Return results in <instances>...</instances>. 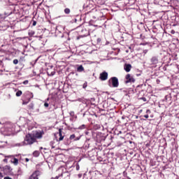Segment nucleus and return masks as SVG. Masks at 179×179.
<instances>
[{
    "label": "nucleus",
    "instance_id": "nucleus-54",
    "mask_svg": "<svg viewBox=\"0 0 179 179\" xmlns=\"http://www.w3.org/2000/svg\"><path fill=\"white\" fill-rule=\"evenodd\" d=\"M3 177V176H2V173L0 172V178Z\"/></svg>",
    "mask_w": 179,
    "mask_h": 179
},
{
    "label": "nucleus",
    "instance_id": "nucleus-36",
    "mask_svg": "<svg viewBox=\"0 0 179 179\" xmlns=\"http://www.w3.org/2000/svg\"><path fill=\"white\" fill-rule=\"evenodd\" d=\"M29 36H34V31H31L30 32H29Z\"/></svg>",
    "mask_w": 179,
    "mask_h": 179
},
{
    "label": "nucleus",
    "instance_id": "nucleus-40",
    "mask_svg": "<svg viewBox=\"0 0 179 179\" xmlns=\"http://www.w3.org/2000/svg\"><path fill=\"white\" fill-rule=\"evenodd\" d=\"M97 43H101V38H98L97 40H96Z\"/></svg>",
    "mask_w": 179,
    "mask_h": 179
},
{
    "label": "nucleus",
    "instance_id": "nucleus-55",
    "mask_svg": "<svg viewBox=\"0 0 179 179\" xmlns=\"http://www.w3.org/2000/svg\"><path fill=\"white\" fill-rule=\"evenodd\" d=\"M55 73V72H54V73L52 72L51 73L52 76H54Z\"/></svg>",
    "mask_w": 179,
    "mask_h": 179
},
{
    "label": "nucleus",
    "instance_id": "nucleus-37",
    "mask_svg": "<svg viewBox=\"0 0 179 179\" xmlns=\"http://www.w3.org/2000/svg\"><path fill=\"white\" fill-rule=\"evenodd\" d=\"M29 84V80H24V82H23V85H28Z\"/></svg>",
    "mask_w": 179,
    "mask_h": 179
},
{
    "label": "nucleus",
    "instance_id": "nucleus-31",
    "mask_svg": "<svg viewBox=\"0 0 179 179\" xmlns=\"http://www.w3.org/2000/svg\"><path fill=\"white\" fill-rule=\"evenodd\" d=\"M167 66H169V64H165V65L162 67L163 71H167Z\"/></svg>",
    "mask_w": 179,
    "mask_h": 179
},
{
    "label": "nucleus",
    "instance_id": "nucleus-56",
    "mask_svg": "<svg viewBox=\"0 0 179 179\" xmlns=\"http://www.w3.org/2000/svg\"><path fill=\"white\" fill-rule=\"evenodd\" d=\"M171 33H172V34H174V33H175L174 30H172Z\"/></svg>",
    "mask_w": 179,
    "mask_h": 179
},
{
    "label": "nucleus",
    "instance_id": "nucleus-11",
    "mask_svg": "<svg viewBox=\"0 0 179 179\" xmlns=\"http://www.w3.org/2000/svg\"><path fill=\"white\" fill-rule=\"evenodd\" d=\"M38 176H40L39 171H35L28 179H38Z\"/></svg>",
    "mask_w": 179,
    "mask_h": 179
},
{
    "label": "nucleus",
    "instance_id": "nucleus-30",
    "mask_svg": "<svg viewBox=\"0 0 179 179\" xmlns=\"http://www.w3.org/2000/svg\"><path fill=\"white\" fill-rule=\"evenodd\" d=\"M80 166H79V164H76V169L77 170V171H78V170H80Z\"/></svg>",
    "mask_w": 179,
    "mask_h": 179
},
{
    "label": "nucleus",
    "instance_id": "nucleus-29",
    "mask_svg": "<svg viewBox=\"0 0 179 179\" xmlns=\"http://www.w3.org/2000/svg\"><path fill=\"white\" fill-rule=\"evenodd\" d=\"M12 13H4L3 15L4 16H6V18L8 17V16H10V15H11Z\"/></svg>",
    "mask_w": 179,
    "mask_h": 179
},
{
    "label": "nucleus",
    "instance_id": "nucleus-17",
    "mask_svg": "<svg viewBox=\"0 0 179 179\" xmlns=\"http://www.w3.org/2000/svg\"><path fill=\"white\" fill-rule=\"evenodd\" d=\"M33 113H40V105L35 106L34 109L32 110Z\"/></svg>",
    "mask_w": 179,
    "mask_h": 179
},
{
    "label": "nucleus",
    "instance_id": "nucleus-57",
    "mask_svg": "<svg viewBox=\"0 0 179 179\" xmlns=\"http://www.w3.org/2000/svg\"><path fill=\"white\" fill-rule=\"evenodd\" d=\"M123 92H124V93H127V91H125V90H123Z\"/></svg>",
    "mask_w": 179,
    "mask_h": 179
},
{
    "label": "nucleus",
    "instance_id": "nucleus-4",
    "mask_svg": "<svg viewBox=\"0 0 179 179\" xmlns=\"http://www.w3.org/2000/svg\"><path fill=\"white\" fill-rule=\"evenodd\" d=\"M108 85L110 86V87H118V86H120V82L118 81V78L112 77L108 80Z\"/></svg>",
    "mask_w": 179,
    "mask_h": 179
},
{
    "label": "nucleus",
    "instance_id": "nucleus-3",
    "mask_svg": "<svg viewBox=\"0 0 179 179\" xmlns=\"http://www.w3.org/2000/svg\"><path fill=\"white\" fill-rule=\"evenodd\" d=\"M106 134H104L101 132H97L96 134L95 141L97 142V143H101V142H104V141H106Z\"/></svg>",
    "mask_w": 179,
    "mask_h": 179
},
{
    "label": "nucleus",
    "instance_id": "nucleus-47",
    "mask_svg": "<svg viewBox=\"0 0 179 179\" xmlns=\"http://www.w3.org/2000/svg\"><path fill=\"white\" fill-rule=\"evenodd\" d=\"M4 179H12V178L9 176H6V177L4 178Z\"/></svg>",
    "mask_w": 179,
    "mask_h": 179
},
{
    "label": "nucleus",
    "instance_id": "nucleus-18",
    "mask_svg": "<svg viewBox=\"0 0 179 179\" xmlns=\"http://www.w3.org/2000/svg\"><path fill=\"white\" fill-rule=\"evenodd\" d=\"M28 107H29V110H30L31 111H33V110H34V107H36V106L34 105V103H31L29 104Z\"/></svg>",
    "mask_w": 179,
    "mask_h": 179
},
{
    "label": "nucleus",
    "instance_id": "nucleus-33",
    "mask_svg": "<svg viewBox=\"0 0 179 179\" xmlns=\"http://www.w3.org/2000/svg\"><path fill=\"white\" fill-rule=\"evenodd\" d=\"M0 19H3V20L6 19V16L4 15V14H0Z\"/></svg>",
    "mask_w": 179,
    "mask_h": 179
},
{
    "label": "nucleus",
    "instance_id": "nucleus-13",
    "mask_svg": "<svg viewBox=\"0 0 179 179\" xmlns=\"http://www.w3.org/2000/svg\"><path fill=\"white\" fill-rule=\"evenodd\" d=\"M73 129H79L80 131H87V125L86 124H82L79 126L78 127L73 128Z\"/></svg>",
    "mask_w": 179,
    "mask_h": 179
},
{
    "label": "nucleus",
    "instance_id": "nucleus-14",
    "mask_svg": "<svg viewBox=\"0 0 179 179\" xmlns=\"http://www.w3.org/2000/svg\"><path fill=\"white\" fill-rule=\"evenodd\" d=\"M59 139H57V142H61V141H64V136H62V129H59Z\"/></svg>",
    "mask_w": 179,
    "mask_h": 179
},
{
    "label": "nucleus",
    "instance_id": "nucleus-42",
    "mask_svg": "<svg viewBox=\"0 0 179 179\" xmlns=\"http://www.w3.org/2000/svg\"><path fill=\"white\" fill-rule=\"evenodd\" d=\"M85 135H89V130H85Z\"/></svg>",
    "mask_w": 179,
    "mask_h": 179
},
{
    "label": "nucleus",
    "instance_id": "nucleus-34",
    "mask_svg": "<svg viewBox=\"0 0 179 179\" xmlns=\"http://www.w3.org/2000/svg\"><path fill=\"white\" fill-rule=\"evenodd\" d=\"M50 106V103H48V102H45L44 103V107H45V108H48Z\"/></svg>",
    "mask_w": 179,
    "mask_h": 179
},
{
    "label": "nucleus",
    "instance_id": "nucleus-62",
    "mask_svg": "<svg viewBox=\"0 0 179 179\" xmlns=\"http://www.w3.org/2000/svg\"><path fill=\"white\" fill-rule=\"evenodd\" d=\"M70 120L72 121V118H70Z\"/></svg>",
    "mask_w": 179,
    "mask_h": 179
},
{
    "label": "nucleus",
    "instance_id": "nucleus-52",
    "mask_svg": "<svg viewBox=\"0 0 179 179\" xmlns=\"http://www.w3.org/2000/svg\"><path fill=\"white\" fill-rule=\"evenodd\" d=\"M29 160H30V159H29V158H26V159H25V162H29Z\"/></svg>",
    "mask_w": 179,
    "mask_h": 179
},
{
    "label": "nucleus",
    "instance_id": "nucleus-2",
    "mask_svg": "<svg viewBox=\"0 0 179 179\" xmlns=\"http://www.w3.org/2000/svg\"><path fill=\"white\" fill-rule=\"evenodd\" d=\"M58 171H61L59 175L63 179H71V172L68 171V169L65 168H59Z\"/></svg>",
    "mask_w": 179,
    "mask_h": 179
},
{
    "label": "nucleus",
    "instance_id": "nucleus-64",
    "mask_svg": "<svg viewBox=\"0 0 179 179\" xmlns=\"http://www.w3.org/2000/svg\"><path fill=\"white\" fill-rule=\"evenodd\" d=\"M83 117H85V113L83 114Z\"/></svg>",
    "mask_w": 179,
    "mask_h": 179
},
{
    "label": "nucleus",
    "instance_id": "nucleus-46",
    "mask_svg": "<svg viewBox=\"0 0 179 179\" xmlns=\"http://www.w3.org/2000/svg\"><path fill=\"white\" fill-rule=\"evenodd\" d=\"M3 162H4L5 163H8V159L5 158V159H3Z\"/></svg>",
    "mask_w": 179,
    "mask_h": 179
},
{
    "label": "nucleus",
    "instance_id": "nucleus-12",
    "mask_svg": "<svg viewBox=\"0 0 179 179\" xmlns=\"http://www.w3.org/2000/svg\"><path fill=\"white\" fill-rule=\"evenodd\" d=\"M150 63H151V65H157V64H159V57L154 56L151 57Z\"/></svg>",
    "mask_w": 179,
    "mask_h": 179
},
{
    "label": "nucleus",
    "instance_id": "nucleus-5",
    "mask_svg": "<svg viewBox=\"0 0 179 179\" xmlns=\"http://www.w3.org/2000/svg\"><path fill=\"white\" fill-rule=\"evenodd\" d=\"M80 138H82V136H76V135L75 134H71L69 137V139H67V143H66V145H71V142H76L80 140Z\"/></svg>",
    "mask_w": 179,
    "mask_h": 179
},
{
    "label": "nucleus",
    "instance_id": "nucleus-53",
    "mask_svg": "<svg viewBox=\"0 0 179 179\" xmlns=\"http://www.w3.org/2000/svg\"><path fill=\"white\" fill-rule=\"evenodd\" d=\"M50 100V98H47L45 100V102H47Z\"/></svg>",
    "mask_w": 179,
    "mask_h": 179
},
{
    "label": "nucleus",
    "instance_id": "nucleus-19",
    "mask_svg": "<svg viewBox=\"0 0 179 179\" xmlns=\"http://www.w3.org/2000/svg\"><path fill=\"white\" fill-rule=\"evenodd\" d=\"M83 71H85V68L83 67V66L80 65L78 68H77V72H83Z\"/></svg>",
    "mask_w": 179,
    "mask_h": 179
},
{
    "label": "nucleus",
    "instance_id": "nucleus-1",
    "mask_svg": "<svg viewBox=\"0 0 179 179\" xmlns=\"http://www.w3.org/2000/svg\"><path fill=\"white\" fill-rule=\"evenodd\" d=\"M35 142H37L34 136L32 133H28L24 138V141L22 143H17L15 146H24V145H33V143H35Z\"/></svg>",
    "mask_w": 179,
    "mask_h": 179
},
{
    "label": "nucleus",
    "instance_id": "nucleus-26",
    "mask_svg": "<svg viewBox=\"0 0 179 179\" xmlns=\"http://www.w3.org/2000/svg\"><path fill=\"white\" fill-rule=\"evenodd\" d=\"M138 99L143 100V101H148V100L146 99V98L145 96L139 97Z\"/></svg>",
    "mask_w": 179,
    "mask_h": 179
},
{
    "label": "nucleus",
    "instance_id": "nucleus-21",
    "mask_svg": "<svg viewBox=\"0 0 179 179\" xmlns=\"http://www.w3.org/2000/svg\"><path fill=\"white\" fill-rule=\"evenodd\" d=\"M22 94H23V92H22V90H17L15 94V96L17 97H20V96H22Z\"/></svg>",
    "mask_w": 179,
    "mask_h": 179
},
{
    "label": "nucleus",
    "instance_id": "nucleus-20",
    "mask_svg": "<svg viewBox=\"0 0 179 179\" xmlns=\"http://www.w3.org/2000/svg\"><path fill=\"white\" fill-rule=\"evenodd\" d=\"M34 157H38L40 156V151L36 150L33 152Z\"/></svg>",
    "mask_w": 179,
    "mask_h": 179
},
{
    "label": "nucleus",
    "instance_id": "nucleus-32",
    "mask_svg": "<svg viewBox=\"0 0 179 179\" xmlns=\"http://www.w3.org/2000/svg\"><path fill=\"white\" fill-rule=\"evenodd\" d=\"M30 101V98H28V101H23L22 104H27Z\"/></svg>",
    "mask_w": 179,
    "mask_h": 179
},
{
    "label": "nucleus",
    "instance_id": "nucleus-58",
    "mask_svg": "<svg viewBox=\"0 0 179 179\" xmlns=\"http://www.w3.org/2000/svg\"><path fill=\"white\" fill-rule=\"evenodd\" d=\"M50 68H54V66H50Z\"/></svg>",
    "mask_w": 179,
    "mask_h": 179
},
{
    "label": "nucleus",
    "instance_id": "nucleus-49",
    "mask_svg": "<svg viewBox=\"0 0 179 179\" xmlns=\"http://www.w3.org/2000/svg\"><path fill=\"white\" fill-rule=\"evenodd\" d=\"M122 179H131V178H129V176H127V177H125V178H124Z\"/></svg>",
    "mask_w": 179,
    "mask_h": 179
},
{
    "label": "nucleus",
    "instance_id": "nucleus-6",
    "mask_svg": "<svg viewBox=\"0 0 179 179\" xmlns=\"http://www.w3.org/2000/svg\"><path fill=\"white\" fill-rule=\"evenodd\" d=\"M31 133L36 141H37V139H41V138H43V135H44V131L43 130H36L33 131Z\"/></svg>",
    "mask_w": 179,
    "mask_h": 179
},
{
    "label": "nucleus",
    "instance_id": "nucleus-41",
    "mask_svg": "<svg viewBox=\"0 0 179 179\" xmlns=\"http://www.w3.org/2000/svg\"><path fill=\"white\" fill-rule=\"evenodd\" d=\"M82 176H83L82 173H79L78 175V178H82Z\"/></svg>",
    "mask_w": 179,
    "mask_h": 179
},
{
    "label": "nucleus",
    "instance_id": "nucleus-63",
    "mask_svg": "<svg viewBox=\"0 0 179 179\" xmlns=\"http://www.w3.org/2000/svg\"><path fill=\"white\" fill-rule=\"evenodd\" d=\"M11 131H13V129H11Z\"/></svg>",
    "mask_w": 179,
    "mask_h": 179
},
{
    "label": "nucleus",
    "instance_id": "nucleus-10",
    "mask_svg": "<svg viewBox=\"0 0 179 179\" xmlns=\"http://www.w3.org/2000/svg\"><path fill=\"white\" fill-rule=\"evenodd\" d=\"M12 168L10 167V166L8 165H6L3 168V171L4 173V174H10V173H12Z\"/></svg>",
    "mask_w": 179,
    "mask_h": 179
},
{
    "label": "nucleus",
    "instance_id": "nucleus-39",
    "mask_svg": "<svg viewBox=\"0 0 179 179\" xmlns=\"http://www.w3.org/2000/svg\"><path fill=\"white\" fill-rule=\"evenodd\" d=\"M70 115H71V117H73V115H75V113H74L73 111H71V112L70 113Z\"/></svg>",
    "mask_w": 179,
    "mask_h": 179
},
{
    "label": "nucleus",
    "instance_id": "nucleus-8",
    "mask_svg": "<svg viewBox=\"0 0 179 179\" xmlns=\"http://www.w3.org/2000/svg\"><path fill=\"white\" fill-rule=\"evenodd\" d=\"M126 81L125 83H135V78L134 77L131 76V74L126 75Z\"/></svg>",
    "mask_w": 179,
    "mask_h": 179
},
{
    "label": "nucleus",
    "instance_id": "nucleus-45",
    "mask_svg": "<svg viewBox=\"0 0 179 179\" xmlns=\"http://www.w3.org/2000/svg\"><path fill=\"white\" fill-rule=\"evenodd\" d=\"M149 113H150V110L148 109V110H146V114H149Z\"/></svg>",
    "mask_w": 179,
    "mask_h": 179
},
{
    "label": "nucleus",
    "instance_id": "nucleus-59",
    "mask_svg": "<svg viewBox=\"0 0 179 179\" xmlns=\"http://www.w3.org/2000/svg\"><path fill=\"white\" fill-rule=\"evenodd\" d=\"M140 93H143V91H141V92Z\"/></svg>",
    "mask_w": 179,
    "mask_h": 179
},
{
    "label": "nucleus",
    "instance_id": "nucleus-24",
    "mask_svg": "<svg viewBox=\"0 0 179 179\" xmlns=\"http://www.w3.org/2000/svg\"><path fill=\"white\" fill-rule=\"evenodd\" d=\"M37 61H38V59H36V60L31 62L30 65H31L32 66H34V64H37Z\"/></svg>",
    "mask_w": 179,
    "mask_h": 179
},
{
    "label": "nucleus",
    "instance_id": "nucleus-9",
    "mask_svg": "<svg viewBox=\"0 0 179 179\" xmlns=\"http://www.w3.org/2000/svg\"><path fill=\"white\" fill-rule=\"evenodd\" d=\"M99 79L101 80H107L108 79V73L103 71L100 73Z\"/></svg>",
    "mask_w": 179,
    "mask_h": 179
},
{
    "label": "nucleus",
    "instance_id": "nucleus-28",
    "mask_svg": "<svg viewBox=\"0 0 179 179\" xmlns=\"http://www.w3.org/2000/svg\"><path fill=\"white\" fill-rule=\"evenodd\" d=\"M87 87V82H85L83 85V89H86Z\"/></svg>",
    "mask_w": 179,
    "mask_h": 179
},
{
    "label": "nucleus",
    "instance_id": "nucleus-48",
    "mask_svg": "<svg viewBox=\"0 0 179 179\" xmlns=\"http://www.w3.org/2000/svg\"><path fill=\"white\" fill-rule=\"evenodd\" d=\"M61 174H59V176H56L55 178V179H58V178H59V177H61V176H59Z\"/></svg>",
    "mask_w": 179,
    "mask_h": 179
},
{
    "label": "nucleus",
    "instance_id": "nucleus-44",
    "mask_svg": "<svg viewBox=\"0 0 179 179\" xmlns=\"http://www.w3.org/2000/svg\"><path fill=\"white\" fill-rule=\"evenodd\" d=\"M143 117H144V118H149V115H148V114L145 115Z\"/></svg>",
    "mask_w": 179,
    "mask_h": 179
},
{
    "label": "nucleus",
    "instance_id": "nucleus-60",
    "mask_svg": "<svg viewBox=\"0 0 179 179\" xmlns=\"http://www.w3.org/2000/svg\"><path fill=\"white\" fill-rule=\"evenodd\" d=\"M157 82H160V80H157Z\"/></svg>",
    "mask_w": 179,
    "mask_h": 179
},
{
    "label": "nucleus",
    "instance_id": "nucleus-61",
    "mask_svg": "<svg viewBox=\"0 0 179 179\" xmlns=\"http://www.w3.org/2000/svg\"><path fill=\"white\" fill-rule=\"evenodd\" d=\"M40 149H41V150L43 149V147H41Z\"/></svg>",
    "mask_w": 179,
    "mask_h": 179
},
{
    "label": "nucleus",
    "instance_id": "nucleus-50",
    "mask_svg": "<svg viewBox=\"0 0 179 179\" xmlns=\"http://www.w3.org/2000/svg\"><path fill=\"white\" fill-rule=\"evenodd\" d=\"M28 94H31V99L33 98V94L28 92Z\"/></svg>",
    "mask_w": 179,
    "mask_h": 179
},
{
    "label": "nucleus",
    "instance_id": "nucleus-35",
    "mask_svg": "<svg viewBox=\"0 0 179 179\" xmlns=\"http://www.w3.org/2000/svg\"><path fill=\"white\" fill-rule=\"evenodd\" d=\"M33 128H34L33 126H28L27 129H28V131H31V129H33Z\"/></svg>",
    "mask_w": 179,
    "mask_h": 179
},
{
    "label": "nucleus",
    "instance_id": "nucleus-43",
    "mask_svg": "<svg viewBox=\"0 0 179 179\" xmlns=\"http://www.w3.org/2000/svg\"><path fill=\"white\" fill-rule=\"evenodd\" d=\"M148 50H143V54H148Z\"/></svg>",
    "mask_w": 179,
    "mask_h": 179
},
{
    "label": "nucleus",
    "instance_id": "nucleus-15",
    "mask_svg": "<svg viewBox=\"0 0 179 179\" xmlns=\"http://www.w3.org/2000/svg\"><path fill=\"white\" fill-rule=\"evenodd\" d=\"M131 68H132V66L129 64H125L124 66V69L126 72H129L131 71Z\"/></svg>",
    "mask_w": 179,
    "mask_h": 179
},
{
    "label": "nucleus",
    "instance_id": "nucleus-25",
    "mask_svg": "<svg viewBox=\"0 0 179 179\" xmlns=\"http://www.w3.org/2000/svg\"><path fill=\"white\" fill-rule=\"evenodd\" d=\"M55 143V142L54 141L50 142V146H51L52 149H54L55 148V146H54Z\"/></svg>",
    "mask_w": 179,
    "mask_h": 179
},
{
    "label": "nucleus",
    "instance_id": "nucleus-38",
    "mask_svg": "<svg viewBox=\"0 0 179 179\" xmlns=\"http://www.w3.org/2000/svg\"><path fill=\"white\" fill-rule=\"evenodd\" d=\"M36 24H37V21H33L32 22V26H36Z\"/></svg>",
    "mask_w": 179,
    "mask_h": 179
},
{
    "label": "nucleus",
    "instance_id": "nucleus-16",
    "mask_svg": "<svg viewBox=\"0 0 179 179\" xmlns=\"http://www.w3.org/2000/svg\"><path fill=\"white\" fill-rule=\"evenodd\" d=\"M163 101H166V103H169V101H171V95H166L164 99H163Z\"/></svg>",
    "mask_w": 179,
    "mask_h": 179
},
{
    "label": "nucleus",
    "instance_id": "nucleus-27",
    "mask_svg": "<svg viewBox=\"0 0 179 179\" xmlns=\"http://www.w3.org/2000/svg\"><path fill=\"white\" fill-rule=\"evenodd\" d=\"M13 64L14 65H17L19 64V60H17V59H15L13 60Z\"/></svg>",
    "mask_w": 179,
    "mask_h": 179
},
{
    "label": "nucleus",
    "instance_id": "nucleus-23",
    "mask_svg": "<svg viewBox=\"0 0 179 179\" xmlns=\"http://www.w3.org/2000/svg\"><path fill=\"white\" fill-rule=\"evenodd\" d=\"M64 13H65L66 15H69V13H71V9H69V8H65V9H64Z\"/></svg>",
    "mask_w": 179,
    "mask_h": 179
},
{
    "label": "nucleus",
    "instance_id": "nucleus-22",
    "mask_svg": "<svg viewBox=\"0 0 179 179\" xmlns=\"http://www.w3.org/2000/svg\"><path fill=\"white\" fill-rule=\"evenodd\" d=\"M13 164H15V166H17L18 163H19V159H17V158H14L13 161H12Z\"/></svg>",
    "mask_w": 179,
    "mask_h": 179
},
{
    "label": "nucleus",
    "instance_id": "nucleus-51",
    "mask_svg": "<svg viewBox=\"0 0 179 179\" xmlns=\"http://www.w3.org/2000/svg\"><path fill=\"white\" fill-rule=\"evenodd\" d=\"M78 22V20L76 18L74 19V21L73 22L76 23Z\"/></svg>",
    "mask_w": 179,
    "mask_h": 179
},
{
    "label": "nucleus",
    "instance_id": "nucleus-7",
    "mask_svg": "<svg viewBox=\"0 0 179 179\" xmlns=\"http://www.w3.org/2000/svg\"><path fill=\"white\" fill-rule=\"evenodd\" d=\"M87 36H90V32H89V30L83 29L81 30V35H79L77 37V40H80V38H83V37H87Z\"/></svg>",
    "mask_w": 179,
    "mask_h": 179
}]
</instances>
